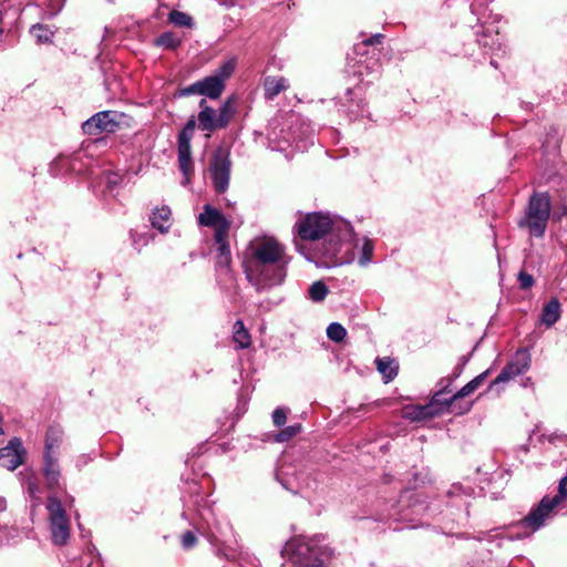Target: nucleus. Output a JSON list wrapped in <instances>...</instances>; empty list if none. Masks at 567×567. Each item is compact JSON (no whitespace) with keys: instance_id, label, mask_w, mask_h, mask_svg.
<instances>
[{"instance_id":"21","label":"nucleus","mask_w":567,"mask_h":567,"mask_svg":"<svg viewBox=\"0 0 567 567\" xmlns=\"http://www.w3.org/2000/svg\"><path fill=\"white\" fill-rule=\"evenodd\" d=\"M264 95L268 101H272L276 96H278L281 92L289 89V81L284 76H265L264 82Z\"/></svg>"},{"instance_id":"28","label":"nucleus","mask_w":567,"mask_h":567,"mask_svg":"<svg viewBox=\"0 0 567 567\" xmlns=\"http://www.w3.org/2000/svg\"><path fill=\"white\" fill-rule=\"evenodd\" d=\"M228 234L221 236V238L214 236V241L216 246L217 255V265L223 267H229L231 261L230 247L228 244Z\"/></svg>"},{"instance_id":"60","label":"nucleus","mask_w":567,"mask_h":567,"mask_svg":"<svg viewBox=\"0 0 567 567\" xmlns=\"http://www.w3.org/2000/svg\"><path fill=\"white\" fill-rule=\"evenodd\" d=\"M2 421H3V419H2V416L0 415V435H3V434H4V430H3V427H2Z\"/></svg>"},{"instance_id":"25","label":"nucleus","mask_w":567,"mask_h":567,"mask_svg":"<svg viewBox=\"0 0 567 567\" xmlns=\"http://www.w3.org/2000/svg\"><path fill=\"white\" fill-rule=\"evenodd\" d=\"M375 365L379 373L382 374L385 383L391 382L398 375L399 364L395 359L389 357L377 358Z\"/></svg>"},{"instance_id":"11","label":"nucleus","mask_w":567,"mask_h":567,"mask_svg":"<svg viewBox=\"0 0 567 567\" xmlns=\"http://www.w3.org/2000/svg\"><path fill=\"white\" fill-rule=\"evenodd\" d=\"M202 483L195 478H187L182 486V501L184 511L182 517L189 520L192 516H197L203 506L210 505L206 494L202 492Z\"/></svg>"},{"instance_id":"16","label":"nucleus","mask_w":567,"mask_h":567,"mask_svg":"<svg viewBox=\"0 0 567 567\" xmlns=\"http://www.w3.org/2000/svg\"><path fill=\"white\" fill-rule=\"evenodd\" d=\"M414 496L411 492L406 491L404 494L400 496V499L391 505V508L383 513L380 516L381 520H412L414 515H417L421 509H423L422 505H416V503L411 504V499ZM417 502V499L415 501Z\"/></svg>"},{"instance_id":"18","label":"nucleus","mask_w":567,"mask_h":567,"mask_svg":"<svg viewBox=\"0 0 567 567\" xmlns=\"http://www.w3.org/2000/svg\"><path fill=\"white\" fill-rule=\"evenodd\" d=\"M200 226L213 227L215 237L221 238L229 233L230 221L216 208L209 204L204 205L203 212L198 216Z\"/></svg>"},{"instance_id":"55","label":"nucleus","mask_w":567,"mask_h":567,"mask_svg":"<svg viewBox=\"0 0 567 567\" xmlns=\"http://www.w3.org/2000/svg\"><path fill=\"white\" fill-rule=\"evenodd\" d=\"M489 372H491V370L487 369L470 381L475 390L478 389L483 384V382L487 379Z\"/></svg>"},{"instance_id":"57","label":"nucleus","mask_w":567,"mask_h":567,"mask_svg":"<svg viewBox=\"0 0 567 567\" xmlns=\"http://www.w3.org/2000/svg\"><path fill=\"white\" fill-rule=\"evenodd\" d=\"M92 461L91 455L89 454H81L75 460V466L78 470H82L84 466H86Z\"/></svg>"},{"instance_id":"15","label":"nucleus","mask_w":567,"mask_h":567,"mask_svg":"<svg viewBox=\"0 0 567 567\" xmlns=\"http://www.w3.org/2000/svg\"><path fill=\"white\" fill-rule=\"evenodd\" d=\"M118 126L117 112L101 111L82 123V131L86 135H100L103 132L114 133Z\"/></svg>"},{"instance_id":"63","label":"nucleus","mask_w":567,"mask_h":567,"mask_svg":"<svg viewBox=\"0 0 567 567\" xmlns=\"http://www.w3.org/2000/svg\"><path fill=\"white\" fill-rule=\"evenodd\" d=\"M491 65H493L494 68H497V64L494 60H491Z\"/></svg>"},{"instance_id":"35","label":"nucleus","mask_w":567,"mask_h":567,"mask_svg":"<svg viewBox=\"0 0 567 567\" xmlns=\"http://www.w3.org/2000/svg\"><path fill=\"white\" fill-rule=\"evenodd\" d=\"M216 111H217L219 124H221V126L224 128H226L235 114L233 99L226 100L221 104V106Z\"/></svg>"},{"instance_id":"45","label":"nucleus","mask_w":567,"mask_h":567,"mask_svg":"<svg viewBox=\"0 0 567 567\" xmlns=\"http://www.w3.org/2000/svg\"><path fill=\"white\" fill-rule=\"evenodd\" d=\"M130 235L132 244L137 250H141V248L146 246L152 239V236L148 233H137L131 230Z\"/></svg>"},{"instance_id":"26","label":"nucleus","mask_w":567,"mask_h":567,"mask_svg":"<svg viewBox=\"0 0 567 567\" xmlns=\"http://www.w3.org/2000/svg\"><path fill=\"white\" fill-rule=\"evenodd\" d=\"M560 318V303L557 298L550 299L547 303H545L542 315L540 321L546 327L554 326Z\"/></svg>"},{"instance_id":"33","label":"nucleus","mask_w":567,"mask_h":567,"mask_svg":"<svg viewBox=\"0 0 567 567\" xmlns=\"http://www.w3.org/2000/svg\"><path fill=\"white\" fill-rule=\"evenodd\" d=\"M233 339L239 349H246L250 346V334L241 320L234 323Z\"/></svg>"},{"instance_id":"31","label":"nucleus","mask_w":567,"mask_h":567,"mask_svg":"<svg viewBox=\"0 0 567 567\" xmlns=\"http://www.w3.org/2000/svg\"><path fill=\"white\" fill-rule=\"evenodd\" d=\"M30 33L35 38L38 44H49L53 42L54 31L48 25L35 23L30 28Z\"/></svg>"},{"instance_id":"34","label":"nucleus","mask_w":567,"mask_h":567,"mask_svg":"<svg viewBox=\"0 0 567 567\" xmlns=\"http://www.w3.org/2000/svg\"><path fill=\"white\" fill-rule=\"evenodd\" d=\"M329 293L328 286L322 281L318 280L310 285L307 291V297L312 302H322Z\"/></svg>"},{"instance_id":"30","label":"nucleus","mask_w":567,"mask_h":567,"mask_svg":"<svg viewBox=\"0 0 567 567\" xmlns=\"http://www.w3.org/2000/svg\"><path fill=\"white\" fill-rule=\"evenodd\" d=\"M93 158L85 151L80 150L72 153L71 172L74 174H85Z\"/></svg>"},{"instance_id":"49","label":"nucleus","mask_w":567,"mask_h":567,"mask_svg":"<svg viewBox=\"0 0 567 567\" xmlns=\"http://www.w3.org/2000/svg\"><path fill=\"white\" fill-rule=\"evenodd\" d=\"M475 391L474 386L471 382H467L464 386H462L456 393L450 396V402H455L456 400L463 399Z\"/></svg>"},{"instance_id":"58","label":"nucleus","mask_w":567,"mask_h":567,"mask_svg":"<svg viewBox=\"0 0 567 567\" xmlns=\"http://www.w3.org/2000/svg\"><path fill=\"white\" fill-rule=\"evenodd\" d=\"M238 401H239L238 408H243V410L245 411V406H246L248 400L245 398L244 392H241L239 394Z\"/></svg>"},{"instance_id":"19","label":"nucleus","mask_w":567,"mask_h":567,"mask_svg":"<svg viewBox=\"0 0 567 567\" xmlns=\"http://www.w3.org/2000/svg\"><path fill=\"white\" fill-rule=\"evenodd\" d=\"M198 106L197 127L199 131L206 132L207 135H209L217 130L224 128L221 124H219L217 111L208 105L206 99H202Z\"/></svg>"},{"instance_id":"7","label":"nucleus","mask_w":567,"mask_h":567,"mask_svg":"<svg viewBox=\"0 0 567 567\" xmlns=\"http://www.w3.org/2000/svg\"><path fill=\"white\" fill-rule=\"evenodd\" d=\"M293 127L302 130L299 115L291 114L282 118L271 120L267 131L268 146L277 152H284L292 147L293 143L299 141V137H296V132H292Z\"/></svg>"},{"instance_id":"56","label":"nucleus","mask_w":567,"mask_h":567,"mask_svg":"<svg viewBox=\"0 0 567 567\" xmlns=\"http://www.w3.org/2000/svg\"><path fill=\"white\" fill-rule=\"evenodd\" d=\"M384 35L381 34V33H375L373 35H371L370 38L363 40L362 42V45L367 47V45H377V44H381L382 43V40H383Z\"/></svg>"},{"instance_id":"43","label":"nucleus","mask_w":567,"mask_h":567,"mask_svg":"<svg viewBox=\"0 0 567 567\" xmlns=\"http://www.w3.org/2000/svg\"><path fill=\"white\" fill-rule=\"evenodd\" d=\"M17 535V529L11 525V522L0 523V547L9 542L10 538Z\"/></svg>"},{"instance_id":"41","label":"nucleus","mask_w":567,"mask_h":567,"mask_svg":"<svg viewBox=\"0 0 567 567\" xmlns=\"http://www.w3.org/2000/svg\"><path fill=\"white\" fill-rule=\"evenodd\" d=\"M276 480L279 484L287 491L297 493L295 478L289 475L288 471H285L284 467H280L276 472Z\"/></svg>"},{"instance_id":"2","label":"nucleus","mask_w":567,"mask_h":567,"mask_svg":"<svg viewBox=\"0 0 567 567\" xmlns=\"http://www.w3.org/2000/svg\"><path fill=\"white\" fill-rule=\"evenodd\" d=\"M189 524L209 542L218 557L227 560L237 558L239 550L233 526L227 518L217 517L212 505L205 504L197 516H192Z\"/></svg>"},{"instance_id":"52","label":"nucleus","mask_w":567,"mask_h":567,"mask_svg":"<svg viewBox=\"0 0 567 567\" xmlns=\"http://www.w3.org/2000/svg\"><path fill=\"white\" fill-rule=\"evenodd\" d=\"M178 95L179 96L199 95L198 81L192 83L190 85L179 89Z\"/></svg>"},{"instance_id":"44","label":"nucleus","mask_w":567,"mask_h":567,"mask_svg":"<svg viewBox=\"0 0 567 567\" xmlns=\"http://www.w3.org/2000/svg\"><path fill=\"white\" fill-rule=\"evenodd\" d=\"M301 431V424L297 423L293 425L286 426L278 434L276 440L278 442H287L296 436Z\"/></svg>"},{"instance_id":"39","label":"nucleus","mask_w":567,"mask_h":567,"mask_svg":"<svg viewBox=\"0 0 567 567\" xmlns=\"http://www.w3.org/2000/svg\"><path fill=\"white\" fill-rule=\"evenodd\" d=\"M235 71V61L228 60L223 62L213 74H210L213 78H217L221 81V84L226 86V81L231 76V74Z\"/></svg>"},{"instance_id":"3","label":"nucleus","mask_w":567,"mask_h":567,"mask_svg":"<svg viewBox=\"0 0 567 567\" xmlns=\"http://www.w3.org/2000/svg\"><path fill=\"white\" fill-rule=\"evenodd\" d=\"M323 535L295 537L286 542L280 554L291 560L293 567H326L332 555Z\"/></svg>"},{"instance_id":"8","label":"nucleus","mask_w":567,"mask_h":567,"mask_svg":"<svg viewBox=\"0 0 567 567\" xmlns=\"http://www.w3.org/2000/svg\"><path fill=\"white\" fill-rule=\"evenodd\" d=\"M337 219L341 218L331 217L322 212L307 213L296 223L295 230L302 240H318L327 235L330 238L334 233Z\"/></svg>"},{"instance_id":"62","label":"nucleus","mask_w":567,"mask_h":567,"mask_svg":"<svg viewBox=\"0 0 567 567\" xmlns=\"http://www.w3.org/2000/svg\"><path fill=\"white\" fill-rule=\"evenodd\" d=\"M104 142H105V140H104V138H96V140L94 141V143H104Z\"/></svg>"},{"instance_id":"10","label":"nucleus","mask_w":567,"mask_h":567,"mask_svg":"<svg viewBox=\"0 0 567 567\" xmlns=\"http://www.w3.org/2000/svg\"><path fill=\"white\" fill-rule=\"evenodd\" d=\"M231 159L230 152L225 147H217L209 163V175L214 190L224 194L230 182Z\"/></svg>"},{"instance_id":"29","label":"nucleus","mask_w":567,"mask_h":567,"mask_svg":"<svg viewBox=\"0 0 567 567\" xmlns=\"http://www.w3.org/2000/svg\"><path fill=\"white\" fill-rule=\"evenodd\" d=\"M72 153L58 155L50 164V173L52 176H61L71 172Z\"/></svg>"},{"instance_id":"59","label":"nucleus","mask_w":567,"mask_h":567,"mask_svg":"<svg viewBox=\"0 0 567 567\" xmlns=\"http://www.w3.org/2000/svg\"><path fill=\"white\" fill-rule=\"evenodd\" d=\"M107 183L110 186H114L117 184V176L114 175L113 177H109Z\"/></svg>"},{"instance_id":"17","label":"nucleus","mask_w":567,"mask_h":567,"mask_svg":"<svg viewBox=\"0 0 567 567\" xmlns=\"http://www.w3.org/2000/svg\"><path fill=\"white\" fill-rule=\"evenodd\" d=\"M27 451L21 439L12 437L0 449V465L9 471L17 470L25 461Z\"/></svg>"},{"instance_id":"50","label":"nucleus","mask_w":567,"mask_h":567,"mask_svg":"<svg viewBox=\"0 0 567 567\" xmlns=\"http://www.w3.org/2000/svg\"><path fill=\"white\" fill-rule=\"evenodd\" d=\"M518 282L520 289L527 290L534 285V278L528 272L522 270L518 274Z\"/></svg>"},{"instance_id":"22","label":"nucleus","mask_w":567,"mask_h":567,"mask_svg":"<svg viewBox=\"0 0 567 567\" xmlns=\"http://www.w3.org/2000/svg\"><path fill=\"white\" fill-rule=\"evenodd\" d=\"M198 84L199 95L208 97L210 100H216L220 97L226 87L224 84H221L220 80H218L217 78H213L212 75L198 80Z\"/></svg>"},{"instance_id":"48","label":"nucleus","mask_w":567,"mask_h":567,"mask_svg":"<svg viewBox=\"0 0 567 567\" xmlns=\"http://www.w3.org/2000/svg\"><path fill=\"white\" fill-rule=\"evenodd\" d=\"M287 412H288V410L285 408H277L272 412V422L277 427H280L286 423Z\"/></svg>"},{"instance_id":"5","label":"nucleus","mask_w":567,"mask_h":567,"mask_svg":"<svg viewBox=\"0 0 567 567\" xmlns=\"http://www.w3.org/2000/svg\"><path fill=\"white\" fill-rule=\"evenodd\" d=\"M551 212V200L547 192H534L525 210V217L518 221L526 227L532 237L542 238L546 231Z\"/></svg>"},{"instance_id":"32","label":"nucleus","mask_w":567,"mask_h":567,"mask_svg":"<svg viewBox=\"0 0 567 567\" xmlns=\"http://www.w3.org/2000/svg\"><path fill=\"white\" fill-rule=\"evenodd\" d=\"M470 12L475 18L476 23L482 24L488 17V2L491 0H468Z\"/></svg>"},{"instance_id":"20","label":"nucleus","mask_w":567,"mask_h":567,"mask_svg":"<svg viewBox=\"0 0 567 567\" xmlns=\"http://www.w3.org/2000/svg\"><path fill=\"white\" fill-rule=\"evenodd\" d=\"M63 436L64 433L60 426H49L44 436V449L42 455L60 456V447L63 442Z\"/></svg>"},{"instance_id":"23","label":"nucleus","mask_w":567,"mask_h":567,"mask_svg":"<svg viewBox=\"0 0 567 567\" xmlns=\"http://www.w3.org/2000/svg\"><path fill=\"white\" fill-rule=\"evenodd\" d=\"M171 215L172 210L168 206L156 208L150 216L152 227L162 234H166L171 228Z\"/></svg>"},{"instance_id":"13","label":"nucleus","mask_w":567,"mask_h":567,"mask_svg":"<svg viewBox=\"0 0 567 567\" xmlns=\"http://www.w3.org/2000/svg\"><path fill=\"white\" fill-rule=\"evenodd\" d=\"M532 362L530 353L527 349H518L512 360L502 369L499 374L491 382L488 390L493 391L497 385L506 383L513 378L525 373Z\"/></svg>"},{"instance_id":"14","label":"nucleus","mask_w":567,"mask_h":567,"mask_svg":"<svg viewBox=\"0 0 567 567\" xmlns=\"http://www.w3.org/2000/svg\"><path fill=\"white\" fill-rule=\"evenodd\" d=\"M59 457L60 456L42 455L40 472L49 494L54 493L56 495L58 491L65 489Z\"/></svg>"},{"instance_id":"40","label":"nucleus","mask_w":567,"mask_h":567,"mask_svg":"<svg viewBox=\"0 0 567 567\" xmlns=\"http://www.w3.org/2000/svg\"><path fill=\"white\" fill-rule=\"evenodd\" d=\"M326 332L329 340L338 343L342 342L347 337L346 328L339 322H331L327 327Z\"/></svg>"},{"instance_id":"61","label":"nucleus","mask_w":567,"mask_h":567,"mask_svg":"<svg viewBox=\"0 0 567 567\" xmlns=\"http://www.w3.org/2000/svg\"><path fill=\"white\" fill-rule=\"evenodd\" d=\"M74 498L71 495H65V502L73 503Z\"/></svg>"},{"instance_id":"38","label":"nucleus","mask_w":567,"mask_h":567,"mask_svg":"<svg viewBox=\"0 0 567 567\" xmlns=\"http://www.w3.org/2000/svg\"><path fill=\"white\" fill-rule=\"evenodd\" d=\"M181 39L173 32H163L155 39V45L163 47L165 49L174 50L181 45Z\"/></svg>"},{"instance_id":"12","label":"nucleus","mask_w":567,"mask_h":567,"mask_svg":"<svg viewBox=\"0 0 567 567\" xmlns=\"http://www.w3.org/2000/svg\"><path fill=\"white\" fill-rule=\"evenodd\" d=\"M338 111L344 114L350 121L369 117L364 94L361 86L347 89L344 94L337 102Z\"/></svg>"},{"instance_id":"47","label":"nucleus","mask_w":567,"mask_h":567,"mask_svg":"<svg viewBox=\"0 0 567 567\" xmlns=\"http://www.w3.org/2000/svg\"><path fill=\"white\" fill-rule=\"evenodd\" d=\"M470 359H471V354H464L458 358V361L451 373L455 379H458L462 375Z\"/></svg>"},{"instance_id":"46","label":"nucleus","mask_w":567,"mask_h":567,"mask_svg":"<svg viewBox=\"0 0 567 567\" xmlns=\"http://www.w3.org/2000/svg\"><path fill=\"white\" fill-rule=\"evenodd\" d=\"M181 544L183 549L189 550L197 544V537L194 530H186L181 537Z\"/></svg>"},{"instance_id":"27","label":"nucleus","mask_w":567,"mask_h":567,"mask_svg":"<svg viewBox=\"0 0 567 567\" xmlns=\"http://www.w3.org/2000/svg\"><path fill=\"white\" fill-rule=\"evenodd\" d=\"M405 419L411 421H422L437 416V411L432 412L431 405H411L403 410Z\"/></svg>"},{"instance_id":"42","label":"nucleus","mask_w":567,"mask_h":567,"mask_svg":"<svg viewBox=\"0 0 567 567\" xmlns=\"http://www.w3.org/2000/svg\"><path fill=\"white\" fill-rule=\"evenodd\" d=\"M168 20L177 27H192L193 24L192 17L178 10H172L168 14Z\"/></svg>"},{"instance_id":"53","label":"nucleus","mask_w":567,"mask_h":567,"mask_svg":"<svg viewBox=\"0 0 567 567\" xmlns=\"http://www.w3.org/2000/svg\"><path fill=\"white\" fill-rule=\"evenodd\" d=\"M455 380L456 379L452 374L440 379V381L437 382L439 391H442L444 394L449 393L450 388L452 386Z\"/></svg>"},{"instance_id":"51","label":"nucleus","mask_w":567,"mask_h":567,"mask_svg":"<svg viewBox=\"0 0 567 567\" xmlns=\"http://www.w3.org/2000/svg\"><path fill=\"white\" fill-rule=\"evenodd\" d=\"M27 492H28V495L34 501V502H40L41 497H40V487L38 486V484L32 481V480H29L28 483H27Z\"/></svg>"},{"instance_id":"1","label":"nucleus","mask_w":567,"mask_h":567,"mask_svg":"<svg viewBox=\"0 0 567 567\" xmlns=\"http://www.w3.org/2000/svg\"><path fill=\"white\" fill-rule=\"evenodd\" d=\"M291 257L275 239L251 244L244 256L243 268L257 293H267L285 284Z\"/></svg>"},{"instance_id":"24","label":"nucleus","mask_w":567,"mask_h":567,"mask_svg":"<svg viewBox=\"0 0 567 567\" xmlns=\"http://www.w3.org/2000/svg\"><path fill=\"white\" fill-rule=\"evenodd\" d=\"M299 121L302 123V130L293 127L292 132H296V137H299L293 143L292 147L297 151H305L307 150L309 144H313V130L310 127V124L302 117L299 116Z\"/></svg>"},{"instance_id":"36","label":"nucleus","mask_w":567,"mask_h":567,"mask_svg":"<svg viewBox=\"0 0 567 567\" xmlns=\"http://www.w3.org/2000/svg\"><path fill=\"white\" fill-rule=\"evenodd\" d=\"M444 393L442 391H436L427 405H431V411H437V415L442 414L446 411L454 402H450V398H443Z\"/></svg>"},{"instance_id":"54","label":"nucleus","mask_w":567,"mask_h":567,"mask_svg":"<svg viewBox=\"0 0 567 567\" xmlns=\"http://www.w3.org/2000/svg\"><path fill=\"white\" fill-rule=\"evenodd\" d=\"M10 514L8 513V502L7 498L0 496V523L11 522L9 519Z\"/></svg>"},{"instance_id":"6","label":"nucleus","mask_w":567,"mask_h":567,"mask_svg":"<svg viewBox=\"0 0 567 567\" xmlns=\"http://www.w3.org/2000/svg\"><path fill=\"white\" fill-rule=\"evenodd\" d=\"M48 523L51 542L55 546H64L71 536V523L62 501L54 493L47 497Z\"/></svg>"},{"instance_id":"4","label":"nucleus","mask_w":567,"mask_h":567,"mask_svg":"<svg viewBox=\"0 0 567 567\" xmlns=\"http://www.w3.org/2000/svg\"><path fill=\"white\" fill-rule=\"evenodd\" d=\"M359 239L352 225L344 219H337L332 236L323 245V255L332 266L349 265L355 259Z\"/></svg>"},{"instance_id":"9","label":"nucleus","mask_w":567,"mask_h":567,"mask_svg":"<svg viewBox=\"0 0 567 567\" xmlns=\"http://www.w3.org/2000/svg\"><path fill=\"white\" fill-rule=\"evenodd\" d=\"M197 127V117L192 115L184 127L179 131L177 137L178 168L183 174L181 184L186 187L190 184L194 174V163L192 159V138Z\"/></svg>"},{"instance_id":"37","label":"nucleus","mask_w":567,"mask_h":567,"mask_svg":"<svg viewBox=\"0 0 567 567\" xmlns=\"http://www.w3.org/2000/svg\"><path fill=\"white\" fill-rule=\"evenodd\" d=\"M373 251H374L373 241L370 238L364 237L362 239V246H361L360 255L358 258L359 266L367 267L372 261Z\"/></svg>"}]
</instances>
